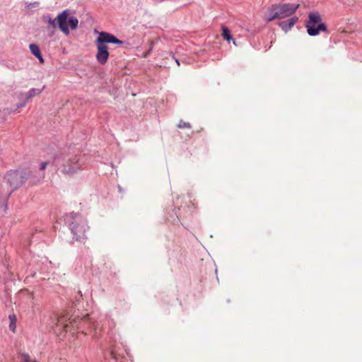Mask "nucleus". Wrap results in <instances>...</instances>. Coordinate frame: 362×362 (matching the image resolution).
I'll return each instance as SVG.
<instances>
[{
    "instance_id": "obj_1",
    "label": "nucleus",
    "mask_w": 362,
    "mask_h": 362,
    "mask_svg": "<svg viewBox=\"0 0 362 362\" xmlns=\"http://www.w3.org/2000/svg\"><path fill=\"white\" fill-rule=\"evenodd\" d=\"M87 160V156L81 153H65L60 152L54 156L52 165L60 170L62 174L73 175L83 169Z\"/></svg>"
},
{
    "instance_id": "obj_2",
    "label": "nucleus",
    "mask_w": 362,
    "mask_h": 362,
    "mask_svg": "<svg viewBox=\"0 0 362 362\" xmlns=\"http://www.w3.org/2000/svg\"><path fill=\"white\" fill-rule=\"evenodd\" d=\"M68 11L64 10L59 13L54 19H53L49 14L43 16L42 21L43 22L49 24L47 26L48 30H55L58 26L63 33L68 35L70 33L68 25L70 26L71 30H76L78 24V21L76 17L71 16L68 19Z\"/></svg>"
},
{
    "instance_id": "obj_3",
    "label": "nucleus",
    "mask_w": 362,
    "mask_h": 362,
    "mask_svg": "<svg viewBox=\"0 0 362 362\" xmlns=\"http://www.w3.org/2000/svg\"><path fill=\"white\" fill-rule=\"evenodd\" d=\"M66 222L71 230L76 240L83 242L87 239L86 231L88 228L86 220L79 214L71 212L66 215Z\"/></svg>"
},
{
    "instance_id": "obj_4",
    "label": "nucleus",
    "mask_w": 362,
    "mask_h": 362,
    "mask_svg": "<svg viewBox=\"0 0 362 362\" xmlns=\"http://www.w3.org/2000/svg\"><path fill=\"white\" fill-rule=\"evenodd\" d=\"M299 8L297 4H274L269 9L267 21H272L276 18H285L291 16Z\"/></svg>"
},
{
    "instance_id": "obj_5",
    "label": "nucleus",
    "mask_w": 362,
    "mask_h": 362,
    "mask_svg": "<svg viewBox=\"0 0 362 362\" xmlns=\"http://www.w3.org/2000/svg\"><path fill=\"white\" fill-rule=\"evenodd\" d=\"M307 32L310 36H316L322 32L328 33L327 27L322 21L321 15L318 12H310L305 21Z\"/></svg>"
},
{
    "instance_id": "obj_6",
    "label": "nucleus",
    "mask_w": 362,
    "mask_h": 362,
    "mask_svg": "<svg viewBox=\"0 0 362 362\" xmlns=\"http://www.w3.org/2000/svg\"><path fill=\"white\" fill-rule=\"evenodd\" d=\"M31 174L32 170L30 168H19L8 172L5 178L12 187L16 189L27 182Z\"/></svg>"
},
{
    "instance_id": "obj_7",
    "label": "nucleus",
    "mask_w": 362,
    "mask_h": 362,
    "mask_svg": "<svg viewBox=\"0 0 362 362\" xmlns=\"http://www.w3.org/2000/svg\"><path fill=\"white\" fill-rule=\"evenodd\" d=\"M97 47L96 59L100 64L104 65L107 63L109 57L108 47L106 45L95 41Z\"/></svg>"
},
{
    "instance_id": "obj_8",
    "label": "nucleus",
    "mask_w": 362,
    "mask_h": 362,
    "mask_svg": "<svg viewBox=\"0 0 362 362\" xmlns=\"http://www.w3.org/2000/svg\"><path fill=\"white\" fill-rule=\"evenodd\" d=\"M96 40L103 45H106V43H112L122 45L124 44L123 41L117 39L115 35L107 32L100 33Z\"/></svg>"
},
{
    "instance_id": "obj_9",
    "label": "nucleus",
    "mask_w": 362,
    "mask_h": 362,
    "mask_svg": "<svg viewBox=\"0 0 362 362\" xmlns=\"http://www.w3.org/2000/svg\"><path fill=\"white\" fill-rule=\"evenodd\" d=\"M298 18L297 16H291L286 21H283L279 23V27L285 32L290 30L294 25L298 22Z\"/></svg>"
},
{
    "instance_id": "obj_10",
    "label": "nucleus",
    "mask_w": 362,
    "mask_h": 362,
    "mask_svg": "<svg viewBox=\"0 0 362 362\" xmlns=\"http://www.w3.org/2000/svg\"><path fill=\"white\" fill-rule=\"evenodd\" d=\"M45 173H37L32 170L31 176L28 179L29 184L31 185H37L45 178Z\"/></svg>"
},
{
    "instance_id": "obj_11",
    "label": "nucleus",
    "mask_w": 362,
    "mask_h": 362,
    "mask_svg": "<svg viewBox=\"0 0 362 362\" xmlns=\"http://www.w3.org/2000/svg\"><path fill=\"white\" fill-rule=\"evenodd\" d=\"M44 88H45V86L41 89L34 88L30 89L29 91L25 93L26 99L28 100L30 98H33L35 95L40 94L42 92V90H44Z\"/></svg>"
},
{
    "instance_id": "obj_12",
    "label": "nucleus",
    "mask_w": 362,
    "mask_h": 362,
    "mask_svg": "<svg viewBox=\"0 0 362 362\" xmlns=\"http://www.w3.org/2000/svg\"><path fill=\"white\" fill-rule=\"evenodd\" d=\"M90 332L93 333L95 337H99L101 332V328L99 327L98 323H93L90 327Z\"/></svg>"
},
{
    "instance_id": "obj_13",
    "label": "nucleus",
    "mask_w": 362,
    "mask_h": 362,
    "mask_svg": "<svg viewBox=\"0 0 362 362\" xmlns=\"http://www.w3.org/2000/svg\"><path fill=\"white\" fill-rule=\"evenodd\" d=\"M222 36L224 40L228 42L232 39L230 30L225 26L222 27Z\"/></svg>"
},
{
    "instance_id": "obj_14",
    "label": "nucleus",
    "mask_w": 362,
    "mask_h": 362,
    "mask_svg": "<svg viewBox=\"0 0 362 362\" xmlns=\"http://www.w3.org/2000/svg\"><path fill=\"white\" fill-rule=\"evenodd\" d=\"M29 48H30V50L31 53L35 57L40 56V54L41 52H40V48H39L38 45H37L36 44H30V46H29Z\"/></svg>"
},
{
    "instance_id": "obj_15",
    "label": "nucleus",
    "mask_w": 362,
    "mask_h": 362,
    "mask_svg": "<svg viewBox=\"0 0 362 362\" xmlns=\"http://www.w3.org/2000/svg\"><path fill=\"white\" fill-rule=\"evenodd\" d=\"M9 320H10L9 329L11 331L15 332L16 322V316L15 315H9Z\"/></svg>"
},
{
    "instance_id": "obj_16",
    "label": "nucleus",
    "mask_w": 362,
    "mask_h": 362,
    "mask_svg": "<svg viewBox=\"0 0 362 362\" xmlns=\"http://www.w3.org/2000/svg\"><path fill=\"white\" fill-rule=\"evenodd\" d=\"M20 362H37L35 360H31L30 356L28 354H22L21 355Z\"/></svg>"
},
{
    "instance_id": "obj_17",
    "label": "nucleus",
    "mask_w": 362,
    "mask_h": 362,
    "mask_svg": "<svg viewBox=\"0 0 362 362\" xmlns=\"http://www.w3.org/2000/svg\"><path fill=\"white\" fill-rule=\"evenodd\" d=\"M178 128H189L190 129L192 127L191 124L189 122H185L182 120L180 121V122L177 124Z\"/></svg>"
},
{
    "instance_id": "obj_18",
    "label": "nucleus",
    "mask_w": 362,
    "mask_h": 362,
    "mask_svg": "<svg viewBox=\"0 0 362 362\" xmlns=\"http://www.w3.org/2000/svg\"><path fill=\"white\" fill-rule=\"evenodd\" d=\"M47 164L48 163L46 161L41 162L39 168L40 170L43 171L46 168Z\"/></svg>"
},
{
    "instance_id": "obj_19",
    "label": "nucleus",
    "mask_w": 362,
    "mask_h": 362,
    "mask_svg": "<svg viewBox=\"0 0 362 362\" xmlns=\"http://www.w3.org/2000/svg\"><path fill=\"white\" fill-rule=\"evenodd\" d=\"M110 354L114 359L117 360V357L114 353V348L112 346H110Z\"/></svg>"
},
{
    "instance_id": "obj_20",
    "label": "nucleus",
    "mask_w": 362,
    "mask_h": 362,
    "mask_svg": "<svg viewBox=\"0 0 362 362\" xmlns=\"http://www.w3.org/2000/svg\"><path fill=\"white\" fill-rule=\"evenodd\" d=\"M36 57L39 59V61H40L41 63H43V62H44V59H43V57H42V54H41V53L40 54V56Z\"/></svg>"
},
{
    "instance_id": "obj_21",
    "label": "nucleus",
    "mask_w": 362,
    "mask_h": 362,
    "mask_svg": "<svg viewBox=\"0 0 362 362\" xmlns=\"http://www.w3.org/2000/svg\"><path fill=\"white\" fill-rule=\"evenodd\" d=\"M151 52V49H149L148 51H146V52L144 53L143 57H146L150 54Z\"/></svg>"
},
{
    "instance_id": "obj_22",
    "label": "nucleus",
    "mask_w": 362,
    "mask_h": 362,
    "mask_svg": "<svg viewBox=\"0 0 362 362\" xmlns=\"http://www.w3.org/2000/svg\"><path fill=\"white\" fill-rule=\"evenodd\" d=\"M25 105V103H22V104L18 105V108H19V107H24Z\"/></svg>"
},
{
    "instance_id": "obj_23",
    "label": "nucleus",
    "mask_w": 362,
    "mask_h": 362,
    "mask_svg": "<svg viewBox=\"0 0 362 362\" xmlns=\"http://www.w3.org/2000/svg\"><path fill=\"white\" fill-rule=\"evenodd\" d=\"M175 62H176L177 64L179 66L180 65V61L177 59H175Z\"/></svg>"
}]
</instances>
